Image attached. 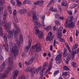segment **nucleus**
Here are the masks:
<instances>
[{
    "mask_svg": "<svg viewBox=\"0 0 79 79\" xmlns=\"http://www.w3.org/2000/svg\"><path fill=\"white\" fill-rule=\"evenodd\" d=\"M19 73V71L18 70H16L14 72L13 75L12 76L11 78H10V79H15L16 78L17 76H18V74Z\"/></svg>",
    "mask_w": 79,
    "mask_h": 79,
    "instance_id": "nucleus-12",
    "label": "nucleus"
},
{
    "mask_svg": "<svg viewBox=\"0 0 79 79\" xmlns=\"http://www.w3.org/2000/svg\"><path fill=\"white\" fill-rule=\"evenodd\" d=\"M40 17L42 19L44 20V19H45V16H44V15H40Z\"/></svg>",
    "mask_w": 79,
    "mask_h": 79,
    "instance_id": "nucleus-49",
    "label": "nucleus"
},
{
    "mask_svg": "<svg viewBox=\"0 0 79 79\" xmlns=\"http://www.w3.org/2000/svg\"><path fill=\"white\" fill-rule=\"evenodd\" d=\"M61 5L62 6H67L68 5V4H67V2L65 1H64L62 3Z\"/></svg>",
    "mask_w": 79,
    "mask_h": 79,
    "instance_id": "nucleus-24",
    "label": "nucleus"
},
{
    "mask_svg": "<svg viewBox=\"0 0 79 79\" xmlns=\"http://www.w3.org/2000/svg\"><path fill=\"white\" fill-rule=\"evenodd\" d=\"M16 40H15V41L16 42L17 44H18L19 46V47H20L21 46V44H22V43H21L20 42H19V40H18V37H17L16 38H15Z\"/></svg>",
    "mask_w": 79,
    "mask_h": 79,
    "instance_id": "nucleus-20",
    "label": "nucleus"
},
{
    "mask_svg": "<svg viewBox=\"0 0 79 79\" xmlns=\"http://www.w3.org/2000/svg\"><path fill=\"white\" fill-rule=\"evenodd\" d=\"M55 16H56V18L58 19V18H59L60 17V15H59V14H58V13H56L55 14Z\"/></svg>",
    "mask_w": 79,
    "mask_h": 79,
    "instance_id": "nucleus-48",
    "label": "nucleus"
},
{
    "mask_svg": "<svg viewBox=\"0 0 79 79\" xmlns=\"http://www.w3.org/2000/svg\"><path fill=\"white\" fill-rule=\"evenodd\" d=\"M13 24L15 28L16 29V31H15L14 30V36L15 39H16L18 37V35L19 34V31H20V29H19L18 26L16 25V24L15 23H13Z\"/></svg>",
    "mask_w": 79,
    "mask_h": 79,
    "instance_id": "nucleus-4",
    "label": "nucleus"
},
{
    "mask_svg": "<svg viewBox=\"0 0 79 79\" xmlns=\"http://www.w3.org/2000/svg\"><path fill=\"white\" fill-rule=\"evenodd\" d=\"M27 10L25 9H21L19 11V12L21 14H25L27 13Z\"/></svg>",
    "mask_w": 79,
    "mask_h": 79,
    "instance_id": "nucleus-18",
    "label": "nucleus"
},
{
    "mask_svg": "<svg viewBox=\"0 0 79 79\" xmlns=\"http://www.w3.org/2000/svg\"><path fill=\"white\" fill-rule=\"evenodd\" d=\"M19 68H22V64H21V62H19Z\"/></svg>",
    "mask_w": 79,
    "mask_h": 79,
    "instance_id": "nucleus-59",
    "label": "nucleus"
},
{
    "mask_svg": "<svg viewBox=\"0 0 79 79\" xmlns=\"http://www.w3.org/2000/svg\"><path fill=\"white\" fill-rule=\"evenodd\" d=\"M68 20L69 22H71L74 24L75 22L77 21V17H75V18L73 19V17H69L68 18Z\"/></svg>",
    "mask_w": 79,
    "mask_h": 79,
    "instance_id": "nucleus-11",
    "label": "nucleus"
},
{
    "mask_svg": "<svg viewBox=\"0 0 79 79\" xmlns=\"http://www.w3.org/2000/svg\"><path fill=\"white\" fill-rule=\"evenodd\" d=\"M12 24V23L11 22H9L5 26V29L6 30L7 32L8 33V39L9 41H12L13 39V34L15 32V30L14 29L12 30L11 31L10 30V29H11V25Z\"/></svg>",
    "mask_w": 79,
    "mask_h": 79,
    "instance_id": "nucleus-1",
    "label": "nucleus"
},
{
    "mask_svg": "<svg viewBox=\"0 0 79 79\" xmlns=\"http://www.w3.org/2000/svg\"><path fill=\"white\" fill-rule=\"evenodd\" d=\"M43 3H44V1H39V6H41L42 5V4H43Z\"/></svg>",
    "mask_w": 79,
    "mask_h": 79,
    "instance_id": "nucleus-40",
    "label": "nucleus"
},
{
    "mask_svg": "<svg viewBox=\"0 0 79 79\" xmlns=\"http://www.w3.org/2000/svg\"><path fill=\"white\" fill-rule=\"evenodd\" d=\"M10 3L12 4L13 5H15V1L13 0H10Z\"/></svg>",
    "mask_w": 79,
    "mask_h": 79,
    "instance_id": "nucleus-52",
    "label": "nucleus"
},
{
    "mask_svg": "<svg viewBox=\"0 0 79 79\" xmlns=\"http://www.w3.org/2000/svg\"><path fill=\"white\" fill-rule=\"evenodd\" d=\"M68 75V74L66 72H64V73H63L62 74V76H65V77H66V76H67Z\"/></svg>",
    "mask_w": 79,
    "mask_h": 79,
    "instance_id": "nucleus-38",
    "label": "nucleus"
},
{
    "mask_svg": "<svg viewBox=\"0 0 79 79\" xmlns=\"http://www.w3.org/2000/svg\"><path fill=\"white\" fill-rule=\"evenodd\" d=\"M11 70V68L10 67H7L6 69L5 72L3 73V76L2 75L1 78L0 79H4V77H6V76H8V74L9 72Z\"/></svg>",
    "mask_w": 79,
    "mask_h": 79,
    "instance_id": "nucleus-6",
    "label": "nucleus"
},
{
    "mask_svg": "<svg viewBox=\"0 0 79 79\" xmlns=\"http://www.w3.org/2000/svg\"><path fill=\"white\" fill-rule=\"evenodd\" d=\"M6 15H7V11L6 10H5L3 15V21H4L5 23L6 19Z\"/></svg>",
    "mask_w": 79,
    "mask_h": 79,
    "instance_id": "nucleus-16",
    "label": "nucleus"
},
{
    "mask_svg": "<svg viewBox=\"0 0 79 79\" xmlns=\"http://www.w3.org/2000/svg\"><path fill=\"white\" fill-rule=\"evenodd\" d=\"M19 39H20V43H22L23 42V35L20 34L19 36Z\"/></svg>",
    "mask_w": 79,
    "mask_h": 79,
    "instance_id": "nucleus-22",
    "label": "nucleus"
},
{
    "mask_svg": "<svg viewBox=\"0 0 79 79\" xmlns=\"http://www.w3.org/2000/svg\"><path fill=\"white\" fill-rule=\"evenodd\" d=\"M3 56L1 55V54H0V60H3Z\"/></svg>",
    "mask_w": 79,
    "mask_h": 79,
    "instance_id": "nucleus-63",
    "label": "nucleus"
},
{
    "mask_svg": "<svg viewBox=\"0 0 79 79\" xmlns=\"http://www.w3.org/2000/svg\"><path fill=\"white\" fill-rule=\"evenodd\" d=\"M34 13L35 14H34L33 16V21L35 23L34 24L35 26H37L39 27H41V24H40V23H37V21H35L34 20H37L38 18H37V15H36V13H35V12H34Z\"/></svg>",
    "mask_w": 79,
    "mask_h": 79,
    "instance_id": "nucleus-5",
    "label": "nucleus"
},
{
    "mask_svg": "<svg viewBox=\"0 0 79 79\" xmlns=\"http://www.w3.org/2000/svg\"><path fill=\"white\" fill-rule=\"evenodd\" d=\"M35 58H37V57H38V54H37V53H36L35 54Z\"/></svg>",
    "mask_w": 79,
    "mask_h": 79,
    "instance_id": "nucleus-62",
    "label": "nucleus"
},
{
    "mask_svg": "<svg viewBox=\"0 0 79 79\" xmlns=\"http://www.w3.org/2000/svg\"><path fill=\"white\" fill-rule=\"evenodd\" d=\"M66 49L65 48L64 49L63 56L64 57H66Z\"/></svg>",
    "mask_w": 79,
    "mask_h": 79,
    "instance_id": "nucleus-30",
    "label": "nucleus"
},
{
    "mask_svg": "<svg viewBox=\"0 0 79 79\" xmlns=\"http://www.w3.org/2000/svg\"><path fill=\"white\" fill-rule=\"evenodd\" d=\"M74 24L73 23H72V22H71L68 25V21L66 20L65 21V23L64 24V26L65 27H68L69 28H73L74 27Z\"/></svg>",
    "mask_w": 79,
    "mask_h": 79,
    "instance_id": "nucleus-9",
    "label": "nucleus"
},
{
    "mask_svg": "<svg viewBox=\"0 0 79 79\" xmlns=\"http://www.w3.org/2000/svg\"><path fill=\"white\" fill-rule=\"evenodd\" d=\"M10 48V50L11 53H14V56H17V55L18 54V47L17 45L15 44H13V43L10 42H9Z\"/></svg>",
    "mask_w": 79,
    "mask_h": 79,
    "instance_id": "nucleus-2",
    "label": "nucleus"
},
{
    "mask_svg": "<svg viewBox=\"0 0 79 79\" xmlns=\"http://www.w3.org/2000/svg\"><path fill=\"white\" fill-rule=\"evenodd\" d=\"M16 23H18V18L16 16H15L14 17Z\"/></svg>",
    "mask_w": 79,
    "mask_h": 79,
    "instance_id": "nucleus-47",
    "label": "nucleus"
},
{
    "mask_svg": "<svg viewBox=\"0 0 79 79\" xmlns=\"http://www.w3.org/2000/svg\"><path fill=\"white\" fill-rule=\"evenodd\" d=\"M40 44L38 43L35 45L33 46L32 47V48L35 49V52L36 53L38 52H40L41 51V48L40 47Z\"/></svg>",
    "mask_w": 79,
    "mask_h": 79,
    "instance_id": "nucleus-3",
    "label": "nucleus"
},
{
    "mask_svg": "<svg viewBox=\"0 0 79 79\" xmlns=\"http://www.w3.org/2000/svg\"><path fill=\"white\" fill-rule=\"evenodd\" d=\"M40 74L41 76H42V75L44 74V71H41L40 73Z\"/></svg>",
    "mask_w": 79,
    "mask_h": 79,
    "instance_id": "nucleus-61",
    "label": "nucleus"
},
{
    "mask_svg": "<svg viewBox=\"0 0 79 79\" xmlns=\"http://www.w3.org/2000/svg\"><path fill=\"white\" fill-rule=\"evenodd\" d=\"M55 2V0H51L48 3L49 5L53 4Z\"/></svg>",
    "mask_w": 79,
    "mask_h": 79,
    "instance_id": "nucleus-41",
    "label": "nucleus"
},
{
    "mask_svg": "<svg viewBox=\"0 0 79 79\" xmlns=\"http://www.w3.org/2000/svg\"><path fill=\"white\" fill-rule=\"evenodd\" d=\"M48 36L46 37V40L47 41L49 40V41H51L52 39L53 38V36H52V32H50L48 33Z\"/></svg>",
    "mask_w": 79,
    "mask_h": 79,
    "instance_id": "nucleus-14",
    "label": "nucleus"
},
{
    "mask_svg": "<svg viewBox=\"0 0 79 79\" xmlns=\"http://www.w3.org/2000/svg\"><path fill=\"white\" fill-rule=\"evenodd\" d=\"M31 72V74H34L35 73V69H32L31 67H27V69L25 70V73H27V72Z\"/></svg>",
    "mask_w": 79,
    "mask_h": 79,
    "instance_id": "nucleus-8",
    "label": "nucleus"
},
{
    "mask_svg": "<svg viewBox=\"0 0 79 79\" xmlns=\"http://www.w3.org/2000/svg\"><path fill=\"white\" fill-rule=\"evenodd\" d=\"M5 62L7 64H11L13 63V61L11 59H10V58L6 59L5 60Z\"/></svg>",
    "mask_w": 79,
    "mask_h": 79,
    "instance_id": "nucleus-15",
    "label": "nucleus"
},
{
    "mask_svg": "<svg viewBox=\"0 0 79 79\" xmlns=\"http://www.w3.org/2000/svg\"><path fill=\"white\" fill-rule=\"evenodd\" d=\"M50 29H51V26H48L44 28V29H45L46 31H48V30H50Z\"/></svg>",
    "mask_w": 79,
    "mask_h": 79,
    "instance_id": "nucleus-33",
    "label": "nucleus"
},
{
    "mask_svg": "<svg viewBox=\"0 0 79 79\" xmlns=\"http://www.w3.org/2000/svg\"><path fill=\"white\" fill-rule=\"evenodd\" d=\"M52 29L53 31H55L56 29V28L55 26H53L52 27Z\"/></svg>",
    "mask_w": 79,
    "mask_h": 79,
    "instance_id": "nucleus-64",
    "label": "nucleus"
},
{
    "mask_svg": "<svg viewBox=\"0 0 79 79\" xmlns=\"http://www.w3.org/2000/svg\"><path fill=\"white\" fill-rule=\"evenodd\" d=\"M61 55L59 54L55 58L57 64H60L61 62Z\"/></svg>",
    "mask_w": 79,
    "mask_h": 79,
    "instance_id": "nucleus-10",
    "label": "nucleus"
},
{
    "mask_svg": "<svg viewBox=\"0 0 79 79\" xmlns=\"http://www.w3.org/2000/svg\"><path fill=\"white\" fill-rule=\"evenodd\" d=\"M30 3V1L29 0H26L23 2V4H29Z\"/></svg>",
    "mask_w": 79,
    "mask_h": 79,
    "instance_id": "nucleus-32",
    "label": "nucleus"
},
{
    "mask_svg": "<svg viewBox=\"0 0 79 79\" xmlns=\"http://www.w3.org/2000/svg\"><path fill=\"white\" fill-rule=\"evenodd\" d=\"M5 3V0H0V5L2 6V4Z\"/></svg>",
    "mask_w": 79,
    "mask_h": 79,
    "instance_id": "nucleus-39",
    "label": "nucleus"
},
{
    "mask_svg": "<svg viewBox=\"0 0 79 79\" xmlns=\"http://www.w3.org/2000/svg\"><path fill=\"white\" fill-rule=\"evenodd\" d=\"M38 35V38L40 39H42V37H43V35H44V34L43 33V32L42 31H39L38 33H37Z\"/></svg>",
    "mask_w": 79,
    "mask_h": 79,
    "instance_id": "nucleus-17",
    "label": "nucleus"
},
{
    "mask_svg": "<svg viewBox=\"0 0 79 79\" xmlns=\"http://www.w3.org/2000/svg\"><path fill=\"white\" fill-rule=\"evenodd\" d=\"M7 9L8 10H11V7L10 6H7Z\"/></svg>",
    "mask_w": 79,
    "mask_h": 79,
    "instance_id": "nucleus-56",
    "label": "nucleus"
},
{
    "mask_svg": "<svg viewBox=\"0 0 79 79\" xmlns=\"http://www.w3.org/2000/svg\"><path fill=\"white\" fill-rule=\"evenodd\" d=\"M28 45L29 46L27 45L25 46V52H27L29 50V48L31 45V40H28Z\"/></svg>",
    "mask_w": 79,
    "mask_h": 79,
    "instance_id": "nucleus-13",
    "label": "nucleus"
},
{
    "mask_svg": "<svg viewBox=\"0 0 79 79\" xmlns=\"http://www.w3.org/2000/svg\"><path fill=\"white\" fill-rule=\"evenodd\" d=\"M57 34V38H59V37H62V32H58Z\"/></svg>",
    "mask_w": 79,
    "mask_h": 79,
    "instance_id": "nucleus-28",
    "label": "nucleus"
},
{
    "mask_svg": "<svg viewBox=\"0 0 79 79\" xmlns=\"http://www.w3.org/2000/svg\"><path fill=\"white\" fill-rule=\"evenodd\" d=\"M53 61V59L51 58L50 60V65L49 66V67H50L49 68H52V62Z\"/></svg>",
    "mask_w": 79,
    "mask_h": 79,
    "instance_id": "nucleus-26",
    "label": "nucleus"
},
{
    "mask_svg": "<svg viewBox=\"0 0 79 79\" xmlns=\"http://www.w3.org/2000/svg\"><path fill=\"white\" fill-rule=\"evenodd\" d=\"M7 63L5 62V61L3 63L1 66H2L3 67H4L5 68V66L7 64Z\"/></svg>",
    "mask_w": 79,
    "mask_h": 79,
    "instance_id": "nucleus-42",
    "label": "nucleus"
},
{
    "mask_svg": "<svg viewBox=\"0 0 79 79\" xmlns=\"http://www.w3.org/2000/svg\"><path fill=\"white\" fill-rule=\"evenodd\" d=\"M16 14V10H14V12L13 13V15H14V16H15Z\"/></svg>",
    "mask_w": 79,
    "mask_h": 79,
    "instance_id": "nucleus-57",
    "label": "nucleus"
},
{
    "mask_svg": "<svg viewBox=\"0 0 79 79\" xmlns=\"http://www.w3.org/2000/svg\"><path fill=\"white\" fill-rule=\"evenodd\" d=\"M55 24L57 26L60 25V22L59 21H58V20H55Z\"/></svg>",
    "mask_w": 79,
    "mask_h": 79,
    "instance_id": "nucleus-34",
    "label": "nucleus"
},
{
    "mask_svg": "<svg viewBox=\"0 0 79 79\" xmlns=\"http://www.w3.org/2000/svg\"><path fill=\"white\" fill-rule=\"evenodd\" d=\"M63 29V28L62 27H60L58 29V32H62Z\"/></svg>",
    "mask_w": 79,
    "mask_h": 79,
    "instance_id": "nucleus-35",
    "label": "nucleus"
},
{
    "mask_svg": "<svg viewBox=\"0 0 79 79\" xmlns=\"http://www.w3.org/2000/svg\"><path fill=\"white\" fill-rule=\"evenodd\" d=\"M67 13L69 15H71L72 14V12L71 10H68L67 11Z\"/></svg>",
    "mask_w": 79,
    "mask_h": 79,
    "instance_id": "nucleus-55",
    "label": "nucleus"
},
{
    "mask_svg": "<svg viewBox=\"0 0 79 79\" xmlns=\"http://www.w3.org/2000/svg\"><path fill=\"white\" fill-rule=\"evenodd\" d=\"M59 73V71L56 70L55 71L54 73V76H56Z\"/></svg>",
    "mask_w": 79,
    "mask_h": 79,
    "instance_id": "nucleus-43",
    "label": "nucleus"
},
{
    "mask_svg": "<svg viewBox=\"0 0 79 79\" xmlns=\"http://www.w3.org/2000/svg\"><path fill=\"white\" fill-rule=\"evenodd\" d=\"M75 34L76 37H77V36H78V34H79V31H78L77 30L76 31Z\"/></svg>",
    "mask_w": 79,
    "mask_h": 79,
    "instance_id": "nucleus-54",
    "label": "nucleus"
},
{
    "mask_svg": "<svg viewBox=\"0 0 79 79\" xmlns=\"http://www.w3.org/2000/svg\"><path fill=\"white\" fill-rule=\"evenodd\" d=\"M2 34L3 30H2V27L0 25V35H1L4 38L5 43H6V42H7V38H8L7 34L6 33L4 35Z\"/></svg>",
    "mask_w": 79,
    "mask_h": 79,
    "instance_id": "nucleus-7",
    "label": "nucleus"
},
{
    "mask_svg": "<svg viewBox=\"0 0 79 79\" xmlns=\"http://www.w3.org/2000/svg\"><path fill=\"white\" fill-rule=\"evenodd\" d=\"M79 52V48L77 49L75 51H73V52H71V54L72 53V55H76V53H78Z\"/></svg>",
    "mask_w": 79,
    "mask_h": 79,
    "instance_id": "nucleus-21",
    "label": "nucleus"
},
{
    "mask_svg": "<svg viewBox=\"0 0 79 79\" xmlns=\"http://www.w3.org/2000/svg\"><path fill=\"white\" fill-rule=\"evenodd\" d=\"M34 29H35L37 33H38L39 32V29H38V27H35Z\"/></svg>",
    "mask_w": 79,
    "mask_h": 79,
    "instance_id": "nucleus-44",
    "label": "nucleus"
},
{
    "mask_svg": "<svg viewBox=\"0 0 79 79\" xmlns=\"http://www.w3.org/2000/svg\"><path fill=\"white\" fill-rule=\"evenodd\" d=\"M5 49L6 52H8V46H5Z\"/></svg>",
    "mask_w": 79,
    "mask_h": 79,
    "instance_id": "nucleus-51",
    "label": "nucleus"
},
{
    "mask_svg": "<svg viewBox=\"0 0 79 79\" xmlns=\"http://www.w3.org/2000/svg\"><path fill=\"white\" fill-rule=\"evenodd\" d=\"M58 39L60 40V42H64V39H63V38H61V37L59 38H57Z\"/></svg>",
    "mask_w": 79,
    "mask_h": 79,
    "instance_id": "nucleus-45",
    "label": "nucleus"
},
{
    "mask_svg": "<svg viewBox=\"0 0 79 79\" xmlns=\"http://www.w3.org/2000/svg\"><path fill=\"white\" fill-rule=\"evenodd\" d=\"M42 67L41 66H40L39 67L37 68L36 69H35V72L36 73H38L39 72V71L40 70V69Z\"/></svg>",
    "mask_w": 79,
    "mask_h": 79,
    "instance_id": "nucleus-27",
    "label": "nucleus"
},
{
    "mask_svg": "<svg viewBox=\"0 0 79 79\" xmlns=\"http://www.w3.org/2000/svg\"><path fill=\"white\" fill-rule=\"evenodd\" d=\"M35 59V58L33 57L32 58H31L30 60L28 61L29 62L30 64H31V63H33V61Z\"/></svg>",
    "mask_w": 79,
    "mask_h": 79,
    "instance_id": "nucleus-29",
    "label": "nucleus"
},
{
    "mask_svg": "<svg viewBox=\"0 0 79 79\" xmlns=\"http://www.w3.org/2000/svg\"><path fill=\"white\" fill-rule=\"evenodd\" d=\"M78 47V45L77 44H75L72 47L73 50H75Z\"/></svg>",
    "mask_w": 79,
    "mask_h": 79,
    "instance_id": "nucleus-23",
    "label": "nucleus"
},
{
    "mask_svg": "<svg viewBox=\"0 0 79 79\" xmlns=\"http://www.w3.org/2000/svg\"><path fill=\"white\" fill-rule=\"evenodd\" d=\"M5 67L1 65L0 67V72H2V71H3V70L5 69Z\"/></svg>",
    "mask_w": 79,
    "mask_h": 79,
    "instance_id": "nucleus-37",
    "label": "nucleus"
},
{
    "mask_svg": "<svg viewBox=\"0 0 79 79\" xmlns=\"http://www.w3.org/2000/svg\"><path fill=\"white\" fill-rule=\"evenodd\" d=\"M17 5L18 6H21V2L19 1V0H17Z\"/></svg>",
    "mask_w": 79,
    "mask_h": 79,
    "instance_id": "nucleus-25",
    "label": "nucleus"
},
{
    "mask_svg": "<svg viewBox=\"0 0 79 79\" xmlns=\"http://www.w3.org/2000/svg\"><path fill=\"white\" fill-rule=\"evenodd\" d=\"M20 78L21 79H25V76L24 75H22V76L20 77Z\"/></svg>",
    "mask_w": 79,
    "mask_h": 79,
    "instance_id": "nucleus-58",
    "label": "nucleus"
},
{
    "mask_svg": "<svg viewBox=\"0 0 79 79\" xmlns=\"http://www.w3.org/2000/svg\"><path fill=\"white\" fill-rule=\"evenodd\" d=\"M39 3V1H38L37 2H36L34 3V5H37Z\"/></svg>",
    "mask_w": 79,
    "mask_h": 79,
    "instance_id": "nucleus-53",
    "label": "nucleus"
},
{
    "mask_svg": "<svg viewBox=\"0 0 79 79\" xmlns=\"http://www.w3.org/2000/svg\"><path fill=\"white\" fill-rule=\"evenodd\" d=\"M71 64L72 65H73V67L74 68H75V67H76V63L74 62H72Z\"/></svg>",
    "mask_w": 79,
    "mask_h": 79,
    "instance_id": "nucleus-36",
    "label": "nucleus"
},
{
    "mask_svg": "<svg viewBox=\"0 0 79 79\" xmlns=\"http://www.w3.org/2000/svg\"><path fill=\"white\" fill-rule=\"evenodd\" d=\"M25 64H26V65H27L28 66V65H29V64H31L30 63V62H29V61L28 62H27V61H25Z\"/></svg>",
    "mask_w": 79,
    "mask_h": 79,
    "instance_id": "nucleus-50",
    "label": "nucleus"
},
{
    "mask_svg": "<svg viewBox=\"0 0 79 79\" xmlns=\"http://www.w3.org/2000/svg\"><path fill=\"white\" fill-rule=\"evenodd\" d=\"M52 68H50V67H49V68H48V69L44 73V76H47L49 73V72H50V69H51Z\"/></svg>",
    "mask_w": 79,
    "mask_h": 79,
    "instance_id": "nucleus-19",
    "label": "nucleus"
},
{
    "mask_svg": "<svg viewBox=\"0 0 79 79\" xmlns=\"http://www.w3.org/2000/svg\"><path fill=\"white\" fill-rule=\"evenodd\" d=\"M69 40L70 42L71 43V42H73V37H70L69 38Z\"/></svg>",
    "mask_w": 79,
    "mask_h": 79,
    "instance_id": "nucleus-60",
    "label": "nucleus"
},
{
    "mask_svg": "<svg viewBox=\"0 0 79 79\" xmlns=\"http://www.w3.org/2000/svg\"><path fill=\"white\" fill-rule=\"evenodd\" d=\"M64 69H65L66 71H68L69 69V68L67 66H65L64 67Z\"/></svg>",
    "mask_w": 79,
    "mask_h": 79,
    "instance_id": "nucleus-46",
    "label": "nucleus"
},
{
    "mask_svg": "<svg viewBox=\"0 0 79 79\" xmlns=\"http://www.w3.org/2000/svg\"><path fill=\"white\" fill-rule=\"evenodd\" d=\"M50 10H51L52 11L56 12L57 11V10L56 8H54L53 7H51L50 8Z\"/></svg>",
    "mask_w": 79,
    "mask_h": 79,
    "instance_id": "nucleus-31",
    "label": "nucleus"
}]
</instances>
